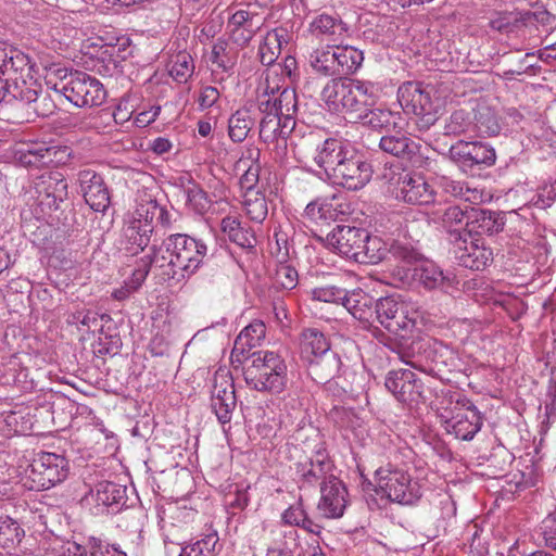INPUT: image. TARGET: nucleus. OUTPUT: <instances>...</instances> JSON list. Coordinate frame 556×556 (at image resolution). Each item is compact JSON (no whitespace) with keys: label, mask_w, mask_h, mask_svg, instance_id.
<instances>
[{"label":"nucleus","mask_w":556,"mask_h":556,"mask_svg":"<svg viewBox=\"0 0 556 556\" xmlns=\"http://www.w3.org/2000/svg\"><path fill=\"white\" fill-rule=\"evenodd\" d=\"M154 267L160 270L163 279L185 278L192 275L202 264L207 254L206 244L185 233H175L153 247Z\"/></svg>","instance_id":"obj_2"},{"label":"nucleus","mask_w":556,"mask_h":556,"mask_svg":"<svg viewBox=\"0 0 556 556\" xmlns=\"http://www.w3.org/2000/svg\"><path fill=\"white\" fill-rule=\"evenodd\" d=\"M396 118V114L388 109H372L369 106L357 119H359L365 126L376 130H381L395 126Z\"/></svg>","instance_id":"obj_50"},{"label":"nucleus","mask_w":556,"mask_h":556,"mask_svg":"<svg viewBox=\"0 0 556 556\" xmlns=\"http://www.w3.org/2000/svg\"><path fill=\"white\" fill-rule=\"evenodd\" d=\"M262 26L263 22L257 13L238 10L229 17L227 31L231 42L242 49L250 43Z\"/></svg>","instance_id":"obj_25"},{"label":"nucleus","mask_w":556,"mask_h":556,"mask_svg":"<svg viewBox=\"0 0 556 556\" xmlns=\"http://www.w3.org/2000/svg\"><path fill=\"white\" fill-rule=\"evenodd\" d=\"M379 148L392 156L410 160L418 153L420 146L406 135L396 132L382 136L379 141Z\"/></svg>","instance_id":"obj_35"},{"label":"nucleus","mask_w":556,"mask_h":556,"mask_svg":"<svg viewBox=\"0 0 556 556\" xmlns=\"http://www.w3.org/2000/svg\"><path fill=\"white\" fill-rule=\"evenodd\" d=\"M306 141L315 144L314 163L329 180L333 176V172H337L353 149L349 142L339 138H327L320 143H315V136L311 135L306 138Z\"/></svg>","instance_id":"obj_19"},{"label":"nucleus","mask_w":556,"mask_h":556,"mask_svg":"<svg viewBox=\"0 0 556 556\" xmlns=\"http://www.w3.org/2000/svg\"><path fill=\"white\" fill-rule=\"evenodd\" d=\"M27 118L48 117L55 112L56 105L51 96L46 92H37L36 99H31L30 103H26Z\"/></svg>","instance_id":"obj_57"},{"label":"nucleus","mask_w":556,"mask_h":556,"mask_svg":"<svg viewBox=\"0 0 556 556\" xmlns=\"http://www.w3.org/2000/svg\"><path fill=\"white\" fill-rule=\"evenodd\" d=\"M68 470V462L63 455L40 452L28 466L25 484L29 490H49L63 482Z\"/></svg>","instance_id":"obj_8"},{"label":"nucleus","mask_w":556,"mask_h":556,"mask_svg":"<svg viewBox=\"0 0 556 556\" xmlns=\"http://www.w3.org/2000/svg\"><path fill=\"white\" fill-rule=\"evenodd\" d=\"M384 386L400 403L413 405L422 400V382L409 369L389 371Z\"/></svg>","instance_id":"obj_20"},{"label":"nucleus","mask_w":556,"mask_h":556,"mask_svg":"<svg viewBox=\"0 0 556 556\" xmlns=\"http://www.w3.org/2000/svg\"><path fill=\"white\" fill-rule=\"evenodd\" d=\"M441 421L447 433L455 438L470 441L482 427V415L473 403L463 396L456 401L451 416L441 414Z\"/></svg>","instance_id":"obj_10"},{"label":"nucleus","mask_w":556,"mask_h":556,"mask_svg":"<svg viewBox=\"0 0 556 556\" xmlns=\"http://www.w3.org/2000/svg\"><path fill=\"white\" fill-rule=\"evenodd\" d=\"M266 326L261 320H254L244 327L235 340L233 349L231 351V361L241 363L245 361L247 353L251 349L261 344L265 338Z\"/></svg>","instance_id":"obj_28"},{"label":"nucleus","mask_w":556,"mask_h":556,"mask_svg":"<svg viewBox=\"0 0 556 556\" xmlns=\"http://www.w3.org/2000/svg\"><path fill=\"white\" fill-rule=\"evenodd\" d=\"M505 218L501 213L482 208H471L468 219L467 231L472 236L489 235L492 236L503 230Z\"/></svg>","instance_id":"obj_31"},{"label":"nucleus","mask_w":556,"mask_h":556,"mask_svg":"<svg viewBox=\"0 0 556 556\" xmlns=\"http://www.w3.org/2000/svg\"><path fill=\"white\" fill-rule=\"evenodd\" d=\"M36 191L41 206L56 211L68 197V185L61 173L48 172L39 177Z\"/></svg>","instance_id":"obj_23"},{"label":"nucleus","mask_w":556,"mask_h":556,"mask_svg":"<svg viewBox=\"0 0 556 556\" xmlns=\"http://www.w3.org/2000/svg\"><path fill=\"white\" fill-rule=\"evenodd\" d=\"M354 86L355 88L350 102L351 106L349 109V114L358 118L369 106L375 104L377 88L374 83L361 79H356V84Z\"/></svg>","instance_id":"obj_41"},{"label":"nucleus","mask_w":556,"mask_h":556,"mask_svg":"<svg viewBox=\"0 0 556 556\" xmlns=\"http://www.w3.org/2000/svg\"><path fill=\"white\" fill-rule=\"evenodd\" d=\"M236 405L232 379L226 372H215L211 391V407L222 425L231 421Z\"/></svg>","instance_id":"obj_21"},{"label":"nucleus","mask_w":556,"mask_h":556,"mask_svg":"<svg viewBox=\"0 0 556 556\" xmlns=\"http://www.w3.org/2000/svg\"><path fill=\"white\" fill-rule=\"evenodd\" d=\"M372 177V167L366 159L352 149L342 164L333 172L330 181L348 190L364 188Z\"/></svg>","instance_id":"obj_16"},{"label":"nucleus","mask_w":556,"mask_h":556,"mask_svg":"<svg viewBox=\"0 0 556 556\" xmlns=\"http://www.w3.org/2000/svg\"><path fill=\"white\" fill-rule=\"evenodd\" d=\"M338 77L355 73L363 64V51L342 42L333 45Z\"/></svg>","instance_id":"obj_40"},{"label":"nucleus","mask_w":556,"mask_h":556,"mask_svg":"<svg viewBox=\"0 0 556 556\" xmlns=\"http://www.w3.org/2000/svg\"><path fill=\"white\" fill-rule=\"evenodd\" d=\"M78 182L86 203L96 212H105L111 197L102 176L92 169H83L78 173Z\"/></svg>","instance_id":"obj_24"},{"label":"nucleus","mask_w":556,"mask_h":556,"mask_svg":"<svg viewBox=\"0 0 556 556\" xmlns=\"http://www.w3.org/2000/svg\"><path fill=\"white\" fill-rule=\"evenodd\" d=\"M450 159L465 174H472L476 169L490 167L495 164V150L480 141L458 140L448 150Z\"/></svg>","instance_id":"obj_12"},{"label":"nucleus","mask_w":556,"mask_h":556,"mask_svg":"<svg viewBox=\"0 0 556 556\" xmlns=\"http://www.w3.org/2000/svg\"><path fill=\"white\" fill-rule=\"evenodd\" d=\"M341 206L337 198L317 199L306 205L304 216L315 223L334 222L344 214Z\"/></svg>","instance_id":"obj_36"},{"label":"nucleus","mask_w":556,"mask_h":556,"mask_svg":"<svg viewBox=\"0 0 556 556\" xmlns=\"http://www.w3.org/2000/svg\"><path fill=\"white\" fill-rule=\"evenodd\" d=\"M16 68V72L10 74L3 81H0L3 91H5V101L10 103L15 100L24 105L30 103L31 99H36V93L42 91V85L35 77V64L29 56L26 59L25 65Z\"/></svg>","instance_id":"obj_14"},{"label":"nucleus","mask_w":556,"mask_h":556,"mask_svg":"<svg viewBox=\"0 0 556 556\" xmlns=\"http://www.w3.org/2000/svg\"><path fill=\"white\" fill-rule=\"evenodd\" d=\"M418 318V312L396 296L381 298L376 302L374 321L395 336L405 337L416 326Z\"/></svg>","instance_id":"obj_9"},{"label":"nucleus","mask_w":556,"mask_h":556,"mask_svg":"<svg viewBox=\"0 0 556 556\" xmlns=\"http://www.w3.org/2000/svg\"><path fill=\"white\" fill-rule=\"evenodd\" d=\"M375 480L379 491L387 498L401 505H413L422 495L417 480L407 471L391 465L378 468L375 471Z\"/></svg>","instance_id":"obj_6"},{"label":"nucleus","mask_w":556,"mask_h":556,"mask_svg":"<svg viewBox=\"0 0 556 556\" xmlns=\"http://www.w3.org/2000/svg\"><path fill=\"white\" fill-rule=\"evenodd\" d=\"M51 154L47 152V144L33 143L26 144L15 150V162L26 168H40L50 165Z\"/></svg>","instance_id":"obj_39"},{"label":"nucleus","mask_w":556,"mask_h":556,"mask_svg":"<svg viewBox=\"0 0 556 556\" xmlns=\"http://www.w3.org/2000/svg\"><path fill=\"white\" fill-rule=\"evenodd\" d=\"M254 125L249 109L242 108L232 113L228 119V135L233 142H242L247 139Z\"/></svg>","instance_id":"obj_48"},{"label":"nucleus","mask_w":556,"mask_h":556,"mask_svg":"<svg viewBox=\"0 0 556 556\" xmlns=\"http://www.w3.org/2000/svg\"><path fill=\"white\" fill-rule=\"evenodd\" d=\"M23 530L13 519L2 516L0 517V546L3 548H14L21 543Z\"/></svg>","instance_id":"obj_58"},{"label":"nucleus","mask_w":556,"mask_h":556,"mask_svg":"<svg viewBox=\"0 0 556 556\" xmlns=\"http://www.w3.org/2000/svg\"><path fill=\"white\" fill-rule=\"evenodd\" d=\"M376 300L362 289L346 290L342 305L348 312L362 323H374Z\"/></svg>","instance_id":"obj_29"},{"label":"nucleus","mask_w":556,"mask_h":556,"mask_svg":"<svg viewBox=\"0 0 556 556\" xmlns=\"http://www.w3.org/2000/svg\"><path fill=\"white\" fill-rule=\"evenodd\" d=\"M363 253L359 254L358 263H379L386 257L387 247L377 236H370L363 242Z\"/></svg>","instance_id":"obj_59"},{"label":"nucleus","mask_w":556,"mask_h":556,"mask_svg":"<svg viewBox=\"0 0 556 556\" xmlns=\"http://www.w3.org/2000/svg\"><path fill=\"white\" fill-rule=\"evenodd\" d=\"M389 251L394 258L403 263L402 267H397L401 279L412 277L427 290L443 292H448L458 283L452 270H444L434 262L422 258L417 251L408 245L395 242Z\"/></svg>","instance_id":"obj_4"},{"label":"nucleus","mask_w":556,"mask_h":556,"mask_svg":"<svg viewBox=\"0 0 556 556\" xmlns=\"http://www.w3.org/2000/svg\"><path fill=\"white\" fill-rule=\"evenodd\" d=\"M396 197L409 204L427 205L434 202L435 192L421 176L406 173L399 178Z\"/></svg>","instance_id":"obj_26"},{"label":"nucleus","mask_w":556,"mask_h":556,"mask_svg":"<svg viewBox=\"0 0 556 556\" xmlns=\"http://www.w3.org/2000/svg\"><path fill=\"white\" fill-rule=\"evenodd\" d=\"M397 101L406 113L417 117L420 130L429 129L438 121V108L432 101V88L418 81H405L397 89Z\"/></svg>","instance_id":"obj_7"},{"label":"nucleus","mask_w":556,"mask_h":556,"mask_svg":"<svg viewBox=\"0 0 556 556\" xmlns=\"http://www.w3.org/2000/svg\"><path fill=\"white\" fill-rule=\"evenodd\" d=\"M67 553L70 556H127L118 544L96 536H89L85 545L70 543Z\"/></svg>","instance_id":"obj_33"},{"label":"nucleus","mask_w":556,"mask_h":556,"mask_svg":"<svg viewBox=\"0 0 556 556\" xmlns=\"http://www.w3.org/2000/svg\"><path fill=\"white\" fill-rule=\"evenodd\" d=\"M469 216L470 210H463L454 205L434 212L433 220L434 223H439L447 231L448 240L452 244L454 243L453 232H458L459 235L469 233L467 231Z\"/></svg>","instance_id":"obj_32"},{"label":"nucleus","mask_w":556,"mask_h":556,"mask_svg":"<svg viewBox=\"0 0 556 556\" xmlns=\"http://www.w3.org/2000/svg\"><path fill=\"white\" fill-rule=\"evenodd\" d=\"M27 58L28 55L20 50L0 47V81L16 72L18 66L23 68Z\"/></svg>","instance_id":"obj_55"},{"label":"nucleus","mask_w":556,"mask_h":556,"mask_svg":"<svg viewBox=\"0 0 556 556\" xmlns=\"http://www.w3.org/2000/svg\"><path fill=\"white\" fill-rule=\"evenodd\" d=\"M126 488L111 481H100L80 498L83 507L94 516L117 511L125 505Z\"/></svg>","instance_id":"obj_13"},{"label":"nucleus","mask_w":556,"mask_h":556,"mask_svg":"<svg viewBox=\"0 0 556 556\" xmlns=\"http://www.w3.org/2000/svg\"><path fill=\"white\" fill-rule=\"evenodd\" d=\"M101 40L104 41V53L113 58L115 63L125 61L132 55L134 46L131 39L127 36H106L105 38L101 37Z\"/></svg>","instance_id":"obj_54"},{"label":"nucleus","mask_w":556,"mask_h":556,"mask_svg":"<svg viewBox=\"0 0 556 556\" xmlns=\"http://www.w3.org/2000/svg\"><path fill=\"white\" fill-rule=\"evenodd\" d=\"M99 319L101 321H109L111 317L108 314H99L91 309H79L70 316L68 323L81 325L89 330L94 329L98 326L102 327V325L99 324Z\"/></svg>","instance_id":"obj_62"},{"label":"nucleus","mask_w":556,"mask_h":556,"mask_svg":"<svg viewBox=\"0 0 556 556\" xmlns=\"http://www.w3.org/2000/svg\"><path fill=\"white\" fill-rule=\"evenodd\" d=\"M151 266H154V252H152V254L142 256L137 262L136 268L132 270L131 276L124 282L127 283L130 289L137 292L146 281Z\"/></svg>","instance_id":"obj_61"},{"label":"nucleus","mask_w":556,"mask_h":556,"mask_svg":"<svg viewBox=\"0 0 556 556\" xmlns=\"http://www.w3.org/2000/svg\"><path fill=\"white\" fill-rule=\"evenodd\" d=\"M473 135L482 137L496 136L501 131V124L494 110L488 106L479 108L473 114Z\"/></svg>","instance_id":"obj_47"},{"label":"nucleus","mask_w":556,"mask_h":556,"mask_svg":"<svg viewBox=\"0 0 556 556\" xmlns=\"http://www.w3.org/2000/svg\"><path fill=\"white\" fill-rule=\"evenodd\" d=\"M281 522L286 526L302 528L316 535L321 531V527L308 517L302 500H299L282 511Z\"/></svg>","instance_id":"obj_43"},{"label":"nucleus","mask_w":556,"mask_h":556,"mask_svg":"<svg viewBox=\"0 0 556 556\" xmlns=\"http://www.w3.org/2000/svg\"><path fill=\"white\" fill-rule=\"evenodd\" d=\"M194 61L187 51H179L172 56L169 75L178 84H186L194 73Z\"/></svg>","instance_id":"obj_51"},{"label":"nucleus","mask_w":556,"mask_h":556,"mask_svg":"<svg viewBox=\"0 0 556 556\" xmlns=\"http://www.w3.org/2000/svg\"><path fill=\"white\" fill-rule=\"evenodd\" d=\"M243 206L247 215L254 223L262 224L268 215L267 200L260 190L244 192Z\"/></svg>","instance_id":"obj_49"},{"label":"nucleus","mask_w":556,"mask_h":556,"mask_svg":"<svg viewBox=\"0 0 556 556\" xmlns=\"http://www.w3.org/2000/svg\"><path fill=\"white\" fill-rule=\"evenodd\" d=\"M219 551L217 531L208 530L200 539L184 545L178 556H216Z\"/></svg>","instance_id":"obj_44"},{"label":"nucleus","mask_w":556,"mask_h":556,"mask_svg":"<svg viewBox=\"0 0 556 556\" xmlns=\"http://www.w3.org/2000/svg\"><path fill=\"white\" fill-rule=\"evenodd\" d=\"M308 64L317 75L338 77L333 45L313 50L308 56Z\"/></svg>","instance_id":"obj_45"},{"label":"nucleus","mask_w":556,"mask_h":556,"mask_svg":"<svg viewBox=\"0 0 556 556\" xmlns=\"http://www.w3.org/2000/svg\"><path fill=\"white\" fill-rule=\"evenodd\" d=\"M453 253L460 266L472 270H482L491 264L493 252L480 239L473 238L470 233L453 232Z\"/></svg>","instance_id":"obj_17"},{"label":"nucleus","mask_w":556,"mask_h":556,"mask_svg":"<svg viewBox=\"0 0 556 556\" xmlns=\"http://www.w3.org/2000/svg\"><path fill=\"white\" fill-rule=\"evenodd\" d=\"M222 231L229 240L243 249H252L256 244V237L252 229L244 227L235 216H226L220 223Z\"/></svg>","instance_id":"obj_42"},{"label":"nucleus","mask_w":556,"mask_h":556,"mask_svg":"<svg viewBox=\"0 0 556 556\" xmlns=\"http://www.w3.org/2000/svg\"><path fill=\"white\" fill-rule=\"evenodd\" d=\"M348 496V489L338 477L326 480L320 485V498L317 503V510L325 518H340L343 516L349 504Z\"/></svg>","instance_id":"obj_22"},{"label":"nucleus","mask_w":556,"mask_h":556,"mask_svg":"<svg viewBox=\"0 0 556 556\" xmlns=\"http://www.w3.org/2000/svg\"><path fill=\"white\" fill-rule=\"evenodd\" d=\"M308 363V374L317 383H330L337 377L341 368L340 356L330 351L321 356L315 357Z\"/></svg>","instance_id":"obj_34"},{"label":"nucleus","mask_w":556,"mask_h":556,"mask_svg":"<svg viewBox=\"0 0 556 556\" xmlns=\"http://www.w3.org/2000/svg\"><path fill=\"white\" fill-rule=\"evenodd\" d=\"M300 350L302 358L306 362L331 351L327 338L317 328H307L302 331Z\"/></svg>","instance_id":"obj_38"},{"label":"nucleus","mask_w":556,"mask_h":556,"mask_svg":"<svg viewBox=\"0 0 556 556\" xmlns=\"http://www.w3.org/2000/svg\"><path fill=\"white\" fill-rule=\"evenodd\" d=\"M367 238L368 231L364 228L340 225L328 233L326 243L333 252L358 263L359 254L364 249L362 244Z\"/></svg>","instance_id":"obj_18"},{"label":"nucleus","mask_w":556,"mask_h":556,"mask_svg":"<svg viewBox=\"0 0 556 556\" xmlns=\"http://www.w3.org/2000/svg\"><path fill=\"white\" fill-rule=\"evenodd\" d=\"M348 78H332L324 86L320 98L329 112L342 113Z\"/></svg>","instance_id":"obj_46"},{"label":"nucleus","mask_w":556,"mask_h":556,"mask_svg":"<svg viewBox=\"0 0 556 556\" xmlns=\"http://www.w3.org/2000/svg\"><path fill=\"white\" fill-rule=\"evenodd\" d=\"M312 296L320 302L342 304L344 296H346V290L336 286H325L313 289Z\"/></svg>","instance_id":"obj_63"},{"label":"nucleus","mask_w":556,"mask_h":556,"mask_svg":"<svg viewBox=\"0 0 556 556\" xmlns=\"http://www.w3.org/2000/svg\"><path fill=\"white\" fill-rule=\"evenodd\" d=\"M296 475L301 488L317 484L320 486L326 480L336 478L334 464L324 443L317 444L312 455L305 460L296 463Z\"/></svg>","instance_id":"obj_15"},{"label":"nucleus","mask_w":556,"mask_h":556,"mask_svg":"<svg viewBox=\"0 0 556 556\" xmlns=\"http://www.w3.org/2000/svg\"><path fill=\"white\" fill-rule=\"evenodd\" d=\"M243 367L245 383L258 392L280 394L288 383L285 359L273 351H256L249 355Z\"/></svg>","instance_id":"obj_5"},{"label":"nucleus","mask_w":556,"mask_h":556,"mask_svg":"<svg viewBox=\"0 0 556 556\" xmlns=\"http://www.w3.org/2000/svg\"><path fill=\"white\" fill-rule=\"evenodd\" d=\"M466 134H473L472 113L465 110H457L445 121L444 135L460 136Z\"/></svg>","instance_id":"obj_53"},{"label":"nucleus","mask_w":556,"mask_h":556,"mask_svg":"<svg viewBox=\"0 0 556 556\" xmlns=\"http://www.w3.org/2000/svg\"><path fill=\"white\" fill-rule=\"evenodd\" d=\"M540 532L545 545L556 549V508L543 519Z\"/></svg>","instance_id":"obj_64"},{"label":"nucleus","mask_w":556,"mask_h":556,"mask_svg":"<svg viewBox=\"0 0 556 556\" xmlns=\"http://www.w3.org/2000/svg\"><path fill=\"white\" fill-rule=\"evenodd\" d=\"M187 205L198 215H204L211 207L207 193L197 184L191 182L185 189Z\"/></svg>","instance_id":"obj_60"},{"label":"nucleus","mask_w":556,"mask_h":556,"mask_svg":"<svg viewBox=\"0 0 556 556\" xmlns=\"http://www.w3.org/2000/svg\"><path fill=\"white\" fill-rule=\"evenodd\" d=\"M155 220L168 227L172 215L155 198L144 193L137 200L134 212L127 215L123 227V244L129 254L137 255L149 245Z\"/></svg>","instance_id":"obj_3"},{"label":"nucleus","mask_w":556,"mask_h":556,"mask_svg":"<svg viewBox=\"0 0 556 556\" xmlns=\"http://www.w3.org/2000/svg\"><path fill=\"white\" fill-rule=\"evenodd\" d=\"M308 31L320 41H328V45L342 42L350 31V27L339 16L319 14L308 25Z\"/></svg>","instance_id":"obj_27"},{"label":"nucleus","mask_w":556,"mask_h":556,"mask_svg":"<svg viewBox=\"0 0 556 556\" xmlns=\"http://www.w3.org/2000/svg\"><path fill=\"white\" fill-rule=\"evenodd\" d=\"M257 108L262 114L260 139L273 147L278 155L286 153L288 137L295 128L298 96L293 88L270 81L269 75L260 87Z\"/></svg>","instance_id":"obj_1"},{"label":"nucleus","mask_w":556,"mask_h":556,"mask_svg":"<svg viewBox=\"0 0 556 556\" xmlns=\"http://www.w3.org/2000/svg\"><path fill=\"white\" fill-rule=\"evenodd\" d=\"M61 92L78 108L101 105L106 97L101 81L84 72L72 74L63 84Z\"/></svg>","instance_id":"obj_11"},{"label":"nucleus","mask_w":556,"mask_h":556,"mask_svg":"<svg viewBox=\"0 0 556 556\" xmlns=\"http://www.w3.org/2000/svg\"><path fill=\"white\" fill-rule=\"evenodd\" d=\"M258 157L260 150L256 148H250L244 153H242L241 157L235 164V170L237 173H242L239 184L244 192L258 190L256 188L261 173V164Z\"/></svg>","instance_id":"obj_30"},{"label":"nucleus","mask_w":556,"mask_h":556,"mask_svg":"<svg viewBox=\"0 0 556 556\" xmlns=\"http://www.w3.org/2000/svg\"><path fill=\"white\" fill-rule=\"evenodd\" d=\"M287 255L288 250H286V253L281 256V260L275 269L273 280L276 288L292 290L298 286L299 276L293 266L285 263Z\"/></svg>","instance_id":"obj_56"},{"label":"nucleus","mask_w":556,"mask_h":556,"mask_svg":"<svg viewBox=\"0 0 556 556\" xmlns=\"http://www.w3.org/2000/svg\"><path fill=\"white\" fill-rule=\"evenodd\" d=\"M289 41L288 30L275 28L269 30L258 47V58L263 65H273L281 53L282 45Z\"/></svg>","instance_id":"obj_37"},{"label":"nucleus","mask_w":556,"mask_h":556,"mask_svg":"<svg viewBox=\"0 0 556 556\" xmlns=\"http://www.w3.org/2000/svg\"><path fill=\"white\" fill-rule=\"evenodd\" d=\"M211 62L224 72L230 71L237 63V52L229 47L227 39L219 37L212 47Z\"/></svg>","instance_id":"obj_52"}]
</instances>
